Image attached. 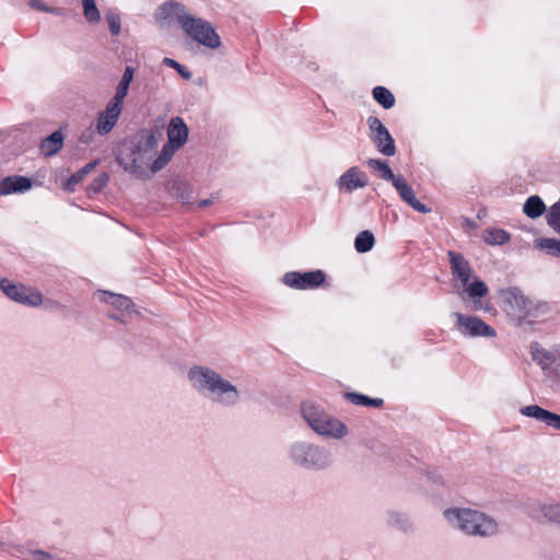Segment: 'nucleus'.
Returning a JSON list of instances; mask_svg holds the SVG:
<instances>
[{"mask_svg": "<svg viewBox=\"0 0 560 560\" xmlns=\"http://www.w3.org/2000/svg\"><path fill=\"white\" fill-rule=\"evenodd\" d=\"M188 380L199 394L214 402L234 406L240 399L237 388L210 368L192 366L188 371Z\"/></svg>", "mask_w": 560, "mask_h": 560, "instance_id": "obj_1", "label": "nucleus"}, {"mask_svg": "<svg viewBox=\"0 0 560 560\" xmlns=\"http://www.w3.org/2000/svg\"><path fill=\"white\" fill-rule=\"evenodd\" d=\"M165 18H175L185 33L199 44L214 49L221 45L219 35L206 20L191 16L178 2H166L161 7Z\"/></svg>", "mask_w": 560, "mask_h": 560, "instance_id": "obj_2", "label": "nucleus"}, {"mask_svg": "<svg viewBox=\"0 0 560 560\" xmlns=\"http://www.w3.org/2000/svg\"><path fill=\"white\" fill-rule=\"evenodd\" d=\"M447 256L450 258L452 276L460 281L464 293H467L472 300V310H483L485 305L481 298L486 296L489 292L487 284L477 277L471 283L469 282L474 270L469 261L460 253L448 250Z\"/></svg>", "mask_w": 560, "mask_h": 560, "instance_id": "obj_3", "label": "nucleus"}, {"mask_svg": "<svg viewBox=\"0 0 560 560\" xmlns=\"http://www.w3.org/2000/svg\"><path fill=\"white\" fill-rule=\"evenodd\" d=\"M447 522L468 535L491 536L497 533L494 520L482 512L471 509H447L444 511Z\"/></svg>", "mask_w": 560, "mask_h": 560, "instance_id": "obj_4", "label": "nucleus"}, {"mask_svg": "<svg viewBox=\"0 0 560 560\" xmlns=\"http://www.w3.org/2000/svg\"><path fill=\"white\" fill-rule=\"evenodd\" d=\"M505 312L518 325L533 324L538 317L548 312V305L528 299L518 288H509L502 292Z\"/></svg>", "mask_w": 560, "mask_h": 560, "instance_id": "obj_5", "label": "nucleus"}, {"mask_svg": "<svg viewBox=\"0 0 560 560\" xmlns=\"http://www.w3.org/2000/svg\"><path fill=\"white\" fill-rule=\"evenodd\" d=\"M301 412L307 424L320 435L341 439L348 433L345 423L330 417L322 406L313 401L303 402Z\"/></svg>", "mask_w": 560, "mask_h": 560, "instance_id": "obj_6", "label": "nucleus"}, {"mask_svg": "<svg viewBox=\"0 0 560 560\" xmlns=\"http://www.w3.org/2000/svg\"><path fill=\"white\" fill-rule=\"evenodd\" d=\"M289 456L295 465L311 470L325 469L331 463V454L328 450L307 442L292 444Z\"/></svg>", "mask_w": 560, "mask_h": 560, "instance_id": "obj_7", "label": "nucleus"}, {"mask_svg": "<svg viewBox=\"0 0 560 560\" xmlns=\"http://www.w3.org/2000/svg\"><path fill=\"white\" fill-rule=\"evenodd\" d=\"M456 318V327L462 335L467 337H494L497 331L494 328L486 324L482 319L464 315L460 313L454 314Z\"/></svg>", "mask_w": 560, "mask_h": 560, "instance_id": "obj_8", "label": "nucleus"}, {"mask_svg": "<svg viewBox=\"0 0 560 560\" xmlns=\"http://www.w3.org/2000/svg\"><path fill=\"white\" fill-rule=\"evenodd\" d=\"M326 279V275L322 270L307 272L291 271L284 273L282 282L292 289L310 290L320 287Z\"/></svg>", "mask_w": 560, "mask_h": 560, "instance_id": "obj_9", "label": "nucleus"}, {"mask_svg": "<svg viewBox=\"0 0 560 560\" xmlns=\"http://www.w3.org/2000/svg\"><path fill=\"white\" fill-rule=\"evenodd\" d=\"M0 289L9 299L24 305L37 306L43 301L39 292L32 291L22 284L11 283L8 279L0 280Z\"/></svg>", "mask_w": 560, "mask_h": 560, "instance_id": "obj_10", "label": "nucleus"}, {"mask_svg": "<svg viewBox=\"0 0 560 560\" xmlns=\"http://www.w3.org/2000/svg\"><path fill=\"white\" fill-rule=\"evenodd\" d=\"M144 153L140 145H133L130 148L129 153H121L117 156V162L126 172L142 176L147 165Z\"/></svg>", "mask_w": 560, "mask_h": 560, "instance_id": "obj_11", "label": "nucleus"}, {"mask_svg": "<svg viewBox=\"0 0 560 560\" xmlns=\"http://www.w3.org/2000/svg\"><path fill=\"white\" fill-rule=\"evenodd\" d=\"M526 512L539 522L547 521L560 524V502H530L526 506Z\"/></svg>", "mask_w": 560, "mask_h": 560, "instance_id": "obj_12", "label": "nucleus"}, {"mask_svg": "<svg viewBox=\"0 0 560 560\" xmlns=\"http://www.w3.org/2000/svg\"><path fill=\"white\" fill-rule=\"evenodd\" d=\"M122 110V105L109 101L104 110L98 113L95 131L100 136L108 135L116 126Z\"/></svg>", "mask_w": 560, "mask_h": 560, "instance_id": "obj_13", "label": "nucleus"}, {"mask_svg": "<svg viewBox=\"0 0 560 560\" xmlns=\"http://www.w3.org/2000/svg\"><path fill=\"white\" fill-rule=\"evenodd\" d=\"M368 185V177L358 166H352L338 179V187L341 191L351 192Z\"/></svg>", "mask_w": 560, "mask_h": 560, "instance_id": "obj_14", "label": "nucleus"}, {"mask_svg": "<svg viewBox=\"0 0 560 560\" xmlns=\"http://www.w3.org/2000/svg\"><path fill=\"white\" fill-rule=\"evenodd\" d=\"M393 185L396 188L399 197L412 209L420 213L431 212L430 207L425 206L416 198L412 187L405 180L402 176H400L398 179H395Z\"/></svg>", "mask_w": 560, "mask_h": 560, "instance_id": "obj_15", "label": "nucleus"}, {"mask_svg": "<svg viewBox=\"0 0 560 560\" xmlns=\"http://www.w3.org/2000/svg\"><path fill=\"white\" fill-rule=\"evenodd\" d=\"M525 417L534 418L546 425L560 431V415L546 410L537 405L525 406L521 409Z\"/></svg>", "mask_w": 560, "mask_h": 560, "instance_id": "obj_16", "label": "nucleus"}, {"mask_svg": "<svg viewBox=\"0 0 560 560\" xmlns=\"http://www.w3.org/2000/svg\"><path fill=\"white\" fill-rule=\"evenodd\" d=\"M532 359L546 372L551 365L560 361V350H547L538 342L530 343Z\"/></svg>", "mask_w": 560, "mask_h": 560, "instance_id": "obj_17", "label": "nucleus"}, {"mask_svg": "<svg viewBox=\"0 0 560 560\" xmlns=\"http://www.w3.org/2000/svg\"><path fill=\"white\" fill-rule=\"evenodd\" d=\"M167 142L182 148L188 138V128L180 117H173L167 128Z\"/></svg>", "mask_w": 560, "mask_h": 560, "instance_id": "obj_18", "label": "nucleus"}, {"mask_svg": "<svg viewBox=\"0 0 560 560\" xmlns=\"http://www.w3.org/2000/svg\"><path fill=\"white\" fill-rule=\"evenodd\" d=\"M32 187L30 178L20 175L8 176L0 180V196L24 192Z\"/></svg>", "mask_w": 560, "mask_h": 560, "instance_id": "obj_19", "label": "nucleus"}, {"mask_svg": "<svg viewBox=\"0 0 560 560\" xmlns=\"http://www.w3.org/2000/svg\"><path fill=\"white\" fill-rule=\"evenodd\" d=\"M100 301L113 305L116 310L121 312V316L125 314L131 315L133 312V304L131 300L125 295L114 294L112 292L102 291L97 293Z\"/></svg>", "mask_w": 560, "mask_h": 560, "instance_id": "obj_20", "label": "nucleus"}, {"mask_svg": "<svg viewBox=\"0 0 560 560\" xmlns=\"http://www.w3.org/2000/svg\"><path fill=\"white\" fill-rule=\"evenodd\" d=\"M372 140L382 154L393 156L396 153L394 139L387 129L372 136Z\"/></svg>", "mask_w": 560, "mask_h": 560, "instance_id": "obj_21", "label": "nucleus"}, {"mask_svg": "<svg viewBox=\"0 0 560 560\" xmlns=\"http://www.w3.org/2000/svg\"><path fill=\"white\" fill-rule=\"evenodd\" d=\"M135 69L132 67H126L122 77L116 86L115 95L110 101L124 105V100L128 94L129 85L133 79Z\"/></svg>", "mask_w": 560, "mask_h": 560, "instance_id": "obj_22", "label": "nucleus"}, {"mask_svg": "<svg viewBox=\"0 0 560 560\" xmlns=\"http://www.w3.org/2000/svg\"><path fill=\"white\" fill-rule=\"evenodd\" d=\"M62 144L63 135L60 130H57L42 141L40 151L46 156H51L61 150Z\"/></svg>", "mask_w": 560, "mask_h": 560, "instance_id": "obj_23", "label": "nucleus"}, {"mask_svg": "<svg viewBox=\"0 0 560 560\" xmlns=\"http://www.w3.org/2000/svg\"><path fill=\"white\" fill-rule=\"evenodd\" d=\"M524 213L532 219L540 217L546 211V206L540 197L530 196L523 206Z\"/></svg>", "mask_w": 560, "mask_h": 560, "instance_id": "obj_24", "label": "nucleus"}, {"mask_svg": "<svg viewBox=\"0 0 560 560\" xmlns=\"http://www.w3.org/2000/svg\"><path fill=\"white\" fill-rule=\"evenodd\" d=\"M368 165L377 171L381 178L387 182L395 183V179H398L400 175L396 176L392 168L388 166V164L384 161H381L378 159H370L368 161Z\"/></svg>", "mask_w": 560, "mask_h": 560, "instance_id": "obj_25", "label": "nucleus"}, {"mask_svg": "<svg viewBox=\"0 0 560 560\" xmlns=\"http://www.w3.org/2000/svg\"><path fill=\"white\" fill-rule=\"evenodd\" d=\"M482 238L489 245H503L510 241V234L502 229H488L483 231Z\"/></svg>", "mask_w": 560, "mask_h": 560, "instance_id": "obj_26", "label": "nucleus"}, {"mask_svg": "<svg viewBox=\"0 0 560 560\" xmlns=\"http://www.w3.org/2000/svg\"><path fill=\"white\" fill-rule=\"evenodd\" d=\"M375 243V238L372 232L365 230L360 232L354 240V248L358 253L370 252Z\"/></svg>", "mask_w": 560, "mask_h": 560, "instance_id": "obj_27", "label": "nucleus"}, {"mask_svg": "<svg viewBox=\"0 0 560 560\" xmlns=\"http://www.w3.org/2000/svg\"><path fill=\"white\" fill-rule=\"evenodd\" d=\"M374 100L385 109H389L395 105L393 93L384 86H375L372 91Z\"/></svg>", "mask_w": 560, "mask_h": 560, "instance_id": "obj_28", "label": "nucleus"}, {"mask_svg": "<svg viewBox=\"0 0 560 560\" xmlns=\"http://www.w3.org/2000/svg\"><path fill=\"white\" fill-rule=\"evenodd\" d=\"M535 247L546 250L548 254L560 257V240L540 237L535 240Z\"/></svg>", "mask_w": 560, "mask_h": 560, "instance_id": "obj_29", "label": "nucleus"}, {"mask_svg": "<svg viewBox=\"0 0 560 560\" xmlns=\"http://www.w3.org/2000/svg\"><path fill=\"white\" fill-rule=\"evenodd\" d=\"M388 525L402 532L411 529V523L408 517L401 513L389 512L388 513Z\"/></svg>", "mask_w": 560, "mask_h": 560, "instance_id": "obj_30", "label": "nucleus"}, {"mask_svg": "<svg viewBox=\"0 0 560 560\" xmlns=\"http://www.w3.org/2000/svg\"><path fill=\"white\" fill-rule=\"evenodd\" d=\"M97 163L98 161H92L88 163L85 166H83L81 170L72 174L67 182V188L72 190L73 186L79 184L85 177V175L97 165Z\"/></svg>", "mask_w": 560, "mask_h": 560, "instance_id": "obj_31", "label": "nucleus"}, {"mask_svg": "<svg viewBox=\"0 0 560 560\" xmlns=\"http://www.w3.org/2000/svg\"><path fill=\"white\" fill-rule=\"evenodd\" d=\"M82 5L84 16L89 22L96 23L101 20V14L94 0H82Z\"/></svg>", "mask_w": 560, "mask_h": 560, "instance_id": "obj_32", "label": "nucleus"}, {"mask_svg": "<svg viewBox=\"0 0 560 560\" xmlns=\"http://www.w3.org/2000/svg\"><path fill=\"white\" fill-rule=\"evenodd\" d=\"M548 225L560 234V200L551 206L547 214Z\"/></svg>", "mask_w": 560, "mask_h": 560, "instance_id": "obj_33", "label": "nucleus"}, {"mask_svg": "<svg viewBox=\"0 0 560 560\" xmlns=\"http://www.w3.org/2000/svg\"><path fill=\"white\" fill-rule=\"evenodd\" d=\"M163 65L175 69L183 79H185V80L191 79V75H192L191 72L186 67H184L183 65L177 62L176 60L165 57L163 59Z\"/></svg>", "mask_w": 560, "mask_h": 560, "instance_id": "obj_34", "label": "nucleus"}, {"mask_svg": "<svg viewBox=\"0 0 560 560\" xmlns=\"http://www.w3.org/2000/svg\"><path fill=\"white\" fill-rule=\"evenodd\" d=\"M172 190L176 192L177 197L183 200V202H189V186L184 182H175L172 186Z\"/></svg>", "mask_w": 560, "mask_h": 560, "instance_id": "obj_35", "label": "nucleus"}, {"mask_svg": "<svg viewBox=\"0 0 560 560\" xmlns=\"http://www.w3.org/2000/svg\"><path fill=\"white\" fill-rule=\"evenodd\" d=\"M106 21L108 23L110 33L118 35L120 33V16L115 12H108L106 14Z\"/></svg>", "mask_w": 560, "mask_h": 560, "instance_id": "obj_36", "label": "nucleus"}, {"mask_svg": "<svg viewBox=\"0 0 560 560\" xmlns=\"http://www.w3.org/2000/svg\"><path fill=\"white\" fill-rule=\"evenodd\" d=\"M30 7L34 10L47 12L51 14H60V9L48 7L43 0H30Z\"/></svg>", "mask_w": 560, "mask_h": 560, "instance_id": "obj_37", "label": "nucleus"}, {"mask_svg": "<svg viewBox=\"0 0 560 560\" xmlns=\"http://www.w3.org/2000/svg\"><path fill=\"white\" fill-rule=\"evenodd\" d=\"M109 176L106 173L98 175L91 184L90 190L93 192L101 191L108 183Z\"/></svg>", "mask_w": 560, "mask_h": 560, "instance_id": "obj_38", "label": "nucleus"}, {"mask_svg": "<svg viewBox=\"0 0 560 560\" xmlns=\"http://www.w3.org/2000/svg\"><path fill=\"white\" fill-rule=\"evenodd\" d=\"M368 126L372 132V136L375 133L382 132L384 129H387L383 122L375 116H370L368 118Z\"/></svg>", "mask_w": 560, "mask_h": 560, "instance_id": "obj_39", "label": "nucleus"}, {"mask_svg": "<svg viewBox=\"0 0 560 560\" xmlns=\"http://www.w3.org/2000/svg\"><path fill=\"white\" fill-rule=\"evenodd\" d=\"M346 397L352 404L358 405V406H368L369 399H370L369 396H365L363 394H358V393H349V394L346 395Z\"/></svg>", "mask_w": 560, "mask_h": 560, "instance_id": "obj_40", "label": "nucleus"}, {"mask_svg": "<svg viewBox=\"0 0 560 560\" xmlns=\"http://www.w3.org/2000/svg\"><path fill=\"white\" fill-rule=\"evenodd\" d=\"M178 149L179 148H175L174 144L167 142L166 144H164L160 155L170 162V160Z\"/></svg>", "mask_w": 560, "mask_h": 560, "instance_id": "obj_41", "label": "nucleus"}, {"mask_svg": "<svg viewBox=\"0 0 560 560\" xmlns=\"http://www.w3.org/2000/svg\"><path fill=\"white\" fill-rule=\"evenodd\" d=\"M168 163V161H166L164 158H162L161 155H159L152 163L151 165V171L153 173H156L159 172L160 170H162L166 164Z\"/></svg>", "mask_w": 560, "mask_h": 560, "instance_id": "obj_42", "label": "nucleus"}, {"mask_svg": "<svg viewBox=\"0 0 560 560\" xmlns=\"http://www.w3.org/2000/svg\"><path fill=\"white\" fill-rule=\"evenodd\" d=\"M93 133H94V131L91 129L83 131L79 138L80 142L85 143V144L90 143L93 138Z\"/></svg>", "mask_w": 560, "mask_h": 560, "instance_id": "obj_43", "label": "nucleus"}, {"mask_svg": "<svg viewBox=\"0 0 560 560\" xmlns=\"http://www.w3.org/2000/svg\"><path fill=\"white\" fill-rule=\"evenodd\" d=\"M32 557L34 560H49L50 559V555L45 551H42V550L32 551Z\"/></svg>", "mask_w": 560, "mask_h": 560, "instance_id": "obj_44", "label": "nucleus"}, {"mask_svg": "<svg viewBox=\"0 0 560 560\" xmlns=\"http://www.w3.org/2000/svg\"><path fill=\"white\" fill-rule=\"evenodd\" d=\"M383 404H384L383 399H381V398H371L370 397L368 406L369 407L380 408V407L383 406Z\"/></svg>", "mask_w": 560, "mask_h": 560, "instance_id": "obj_45", "label": "nucleus"}, {"mask_svg": "<svg viewBox=\"0 0 560 560\" xmlns=\"http://www.w3.org/2000/svg\"><path fill=\"white\" fill-rule=\"evenodd\" d=\"M212 203H213V199L207 198V199L200 200L199 203H198V207L199 208H206V207H208V206H210Z\"/></svg>", "mask_w": 560, "mask_h": 560, "instance_id": "obj_46", "label": "nucleus"}, {"mask_svg": "<svg viewBox=\"0 0 560 560\" xmlns=\"http://www.w3.org/2000/svg\"><path fill=\"white\" fill-rule=\"evenodd\" d=\"M155 138L153 135H150L147 140V147L152 149L155 145Z\"/></svg>", "mask_w": 560, "mask_h": 560, "instance_id": "obj_47", "label": "nucleus"}, {"mask_svg": "<svg viewBox=\"0 0 560 560\" xmlns=\"http://www.w3.org/2000/svg\"><path fill=\"white\" fill-rule=\"evenodd\" d=\"M109 317L113 318V319L122 320L121 316H119L116 313L109 314Z\"/></svg>", "mask_w": 560, "mask_h": 560, "instance_id": "obj_48", "label": "nucleus"}]
</instances>
